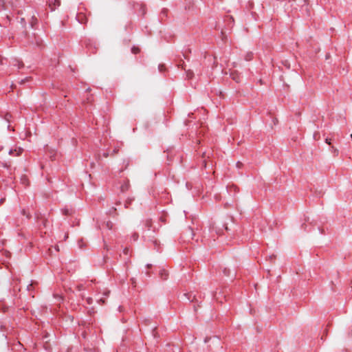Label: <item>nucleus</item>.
Returning <instances> with one entry per match:
<instances>
[{
  "label": "nucleus",
  "instance_id": "obj_1",
  "mask_svg": "<svg viewBox=\"0 0 352 352\" xmlns=\"http://www.w3.org/2000/svg\"><path fill=\"white\" fill-rule=\"evenodd\" d=\"M60 4V0H53V1H50L49 3V6L51 8L52 10H54L56 9V6H59Z\"/></svg>",
  "mask_w": 352,
  "mask_h": 352
},
{
  "label": "nucleus",
  "instance_id": "obj_3",
  "mask_svg": "<svg viewBox=\"0 0 352 352\" xmlns=\"http://www.w3.org/2000/svg\"><path fill=\"white\" fill-rule=\"evenodd\" d=\"M131 51L133 54H138L140 52V49L138 47H133Z\"/></svg>",
  "mask_w": 352,
  "mask_h": 352
},
{
  "label": "nucleus",
  "instance_id": "obj_2",
  "mask_svg": "<svg viewBox=\"0 0 352 352\" xmlns=\"http://www.w3.org/2000/svg\"><path fill=\"white\" fill-rule=\"evenodd\" d=\"M22 151H23V149L21 148H17L14 150L11 149L9 151V154L14 155V156H19L22 153Z\"/></svg>",
  "mask_w": 352,
  "mask_h": 352
},
{
  "label": "nucleus",
  "instance_id": "obj_4",
  "mask_svg": "<svg viewBox=\"0 0 352 352\" xmlns=\"http://www.w3.org/2000/svg\"><path fill=\"white\" fill-rule=\"evenodd\" d=\"M325 142H326L327 144H331V140H330V139H329V138H327V139L325 140Z\"/></svg>",
  "mask_w": 352,
  "mask_h": 352
}]
</instances>
